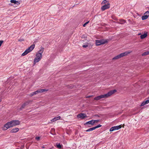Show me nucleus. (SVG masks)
Returning a JSON list of instances; mask_svg holds the SVG:
<instances>
[{
	"instance_id": "c756f323",
	"label": "nucleus",
	"mask_w": 149,
	"mask_h": 149,
	"mask_svg": "<svg viewBox=\"0 0 149 149\" xmlns=\"http://www.w3.org/2000/svg\"><path fill=\"white\" fill-rule=\"evenodd\" d=\"M107 2L106 0H104L102 2V4H105Z\"/></svg>"
},
{
	"instance_id": "6e6552de",
	"label": "nucleus",
	"mask_w": 149,
	"mask_h": 149,
	"mask_svg": "<svg viewBox=\"0 0 149 149\" xmlns=\"http://www.w3.org/2000/svg\"><path fill=\"white\" fill-rule=\"evenodd\" d=\"M110 8V4L109 3H107V4L104 5L101 7V10L102 11L107 9Z\"/></svg>"
},
{
	"instance_id": "f257e3e1",
	"label": "nucleus",
	"mask_w": 149,
	"mask_h": 149,
	"mask_svg": "<svg viewBox=\"0 0 149 149\" xmlns=\"http://www.w3.org/2000/svg\"><path fill=\"white\" fill-rule=\"evenodd\" d=\"M20 123V122L18 120H13L6 124L3 128V130H6L8 128L19 125Z\"/></svg>"
},
{
	"instance_id": "ddd939ff",
	"label": "nucleus",
	"mask_w": 149,
	"mask_h": 149,
	"mask_svg": "<svg viewBox=\"0 0 149 149\" xmlns=\"http://www.w3.org/2000/svg\"><path fill=\"white\" fill-rule=\"evenodd\" d=\"M19 129L18 128H15L11 130L10 132L11 133H15L19 131Z\"/></svg>"
},
{
	"instance_id": "6ab92c4d",
	"label": "nucleus",
	"mask_w": 149,
	"mask_h": 149,
	"mask_svg": "<svg viewBox=\"0 0 149 149\" xmlns=\"http://www.w3.org/2000/svg\"><path fill=\"white\" fill-rule=\"evenodd\" d=\"M121 57V55H120V54L117 56H115L114 58H113V60L117 59H119Z\"/></svg>"
},
{
	"instance_id": "473e14b6",
	"label": "nucleus",
	"mask_w": 149,
	"mask_h": 149,
	"mask_svg": "<svg viewBox=\"0 0 149 149\" xmlns=\"http://www.w3.org/2000/svg\"><path fill=\"white\" fill-rule=\"evenodd\" d=\"M35 95V94H34V93H33V92L31 93L30 94V95L31 96H33L34 95Z\"/></svg>"
},
{
	"instance_id": "5701e85b",
	"label": "nucleus",
	"mask_w": 149,
	"mask_h": 149,
	"mask_svg": "<svg viewBox=\"0 0 149 149\" xmlns=\"http://www.w3.org/2000/svg\"><path fill=\"white\" fill-rule=\"evenodd\" d=\"M56 146L57 148H62L60 144V143L58 144L57 143Z\"/></svg>"
},
{
	"instance_id": "412c9836",
	"label": "nucleus",
	"mask_w": 149,
	"mask_h": 149,
	"mask_svg": "<svg viewBox=\"0 0 149 149\" xmlns=\"http://www.w3.org/2000/svg\"><path fill=\"white\" fill-rule=\"evenodd\" d=\"M40 60L36 58L34 60V64L38 62Z\"/></svg>"
},
{
	"instance_id": "423d86ee",
	"label": "nucleus",
	"mask_w": 149,
	"mask_h": 149,
	"mask_svg": "<svg viewBox=\"0 0 149 149\" xmlns=\"http://www.w3.org/2000/svg\"><path fill=\"white\" fill-rule=\"evenodd\" d=\"M121 125L113 127L110 128L109 131L110 132H112L116 130H118L120 129L121 128Z\"/></svg>"
},
{
	"instance_id": "4c0bfd02",
	"label": "nucleus",
	"mask_w": 149,
	"mask_h": 149,
	"mask_svg": "<svg viewBox=\"0 0 149 149\" xmlns=\"http://www.w3.org/2000/svg\"><path fill=\"white\" fill-rule=\"evenodd\" d=\"M95 116H98V117H99V116L97 115H95Z\"/></svg>"
},
{
	"instance_id": "a878e982",
	"label": "nucleus",
	"mask_w": 149,
	"mask_h": 149,
	"mask_svg": "<svg viewBox=\"0 0 149 149\" xmlns=\"http://www.w3.org/2000/svg\"><path fill=\"white\" fill-rule=\"evenodd\" d=\"M89 22V21L86 22L83 25V26L84 27H85L86 25Z\"/></svg>"
},
{
	"instance_id": "f03ea898",
	"label": "nucleus",
	"mask_w": 149,
	"mask_h": 149,
	"mask_svg": "<svg viewBox=\"0 0 149 149\" xmlns=\"http://www.w3.org/2000/svg\"><path fill=\"white\" fill-rule=\"evenodd\" d=\"M116 92V90H113L111 91L106 94L102 95L100 96L95 97L94 98V100H97L103 98L108 97Z\"/></svg>"
},
{
	"instance_id": "c85d7f7f",
	"label": "nucleus",
	"mask_w": 149,
	"mask_h": 149,
	"mask_svg": "<svg viewBox=\"0 0 149 149\" xmlns=\"http://www.w3.org/2000/svg\"><path fill=\"white\" fill-rule=\"evenodd\" d=\"M100 120H94V123H97V122H98Z\"/></svg>"
},
{
	"instance_id": "2eb2a0df",
	"label": "nucleus",
	"mask_w": 149,
	"mask_h": 149,
	"mask_svg": "<svg viewBox=\"0 0 149 149\" xmlns=\"http://www.w3.org/2000/svg\"><path fill=\"white\" fill-rule=\"evenodd\" d=\"M60 118H61V117L60 116H59L58 117H55L54 118L52 119L51 120V121H52V122H54V121H56L57 120H60Z\"/></svg>"
},
{
	"instance_id": "aec40b11",
	"label": "nucleus",
	"mask_w": 149,
	"mask_h": 149,
	"mask_svg": "<svg viewBox=\"0 0 149 149\" xmlns=\"http://www.w3.org/2000/svg\"><path fill=\"white\" fill-rule=\"evenodd\" d=\"M149 54V51L145 52L142 54V56H146Z\"/></svg>"
},
{
	"instance_id": "f8f14e48",
	"label": "nucleus",
	"mask_w": 149,
	"mask_h": 149,
	"mask_svg": "<svg viewBox=\"0 0 149 149\" xmlns=\"http://www.w3.org/2000/svg\"><path fill=\"white\" fill-rule=\"evenodd\" d=\"M102 44H104L107 43L108 40V39H102L100 40Z\"/></svg>"
},
{
	"instance_id": "2f4dec72",
	"label": "nucleus",
	"mask_w": 149,
	"mask_h": 149,
	"mask_svg": "<svg viewBox=\"0 0 149 149\" xmlns=\"http://www.w3.org/2000/svg\"><path fill=\"white\" fill-rule=\"evenodd\" d=\"M36 140H37V141H39L40 139V137H36Z\"/></svg>"
},
{
	"instance_id": "39448f33",
	"label": "nucleus",
	"mask_w": 149,
	"mask_h": 149,
	"mask_svg": "<svg viewBox=\"0 0 149 149\" xmlns=\"http://www.w3.org/2000/svg\"><path fill=\"white\" fill-rule=\"evenodd\" d=\"M32 102L31 101L29 100L26 102H24V103L22 105L21 107L19 108L20 110H22L24 109L25 108V107L29 105V104Z\"/></svg>"
},
{
	"instance_id": "f3484780",
	"label": "nucleus",
	"mask_w": 149,
	"mask_h": 149,
	"mask_svg": "<svg viewBox=\"0 0 149 149\" xmlns=\"http://www.w3.org/2000/svg\"><path fill=\"white\" fill-rule=\"evenodd\" d=\"M148 15H144L142 16L141 17L142 19V20H144L146 19L148 17Z\"/></svg>"
},
{
	"instance_id": "c9c22d12",
	"label": "nucleus",
	"mask_w": 149,
	"mask_h": 149,
	"mask_svg": "<svg viewBox=\"0 0 149 149\" xmlns=\"http://www.w3.org/2000/svg\"><path fill=\"white\" fill-rule=\"evenodd\" d=\"M41 148H45L43 146H41Z\"/></svg>"
},
{
	"instance_id": "f704fd0d",
	"label": "nucleus",
	"mask_w": 149,
	"mask_h": 149,
	"mask_svg": "<svg viewBox=\"0 0 149 149\" xmlns=\"http://www.w3.org/2000/svg\"><path fill=\"white\" fill-rule=\"evenodd\" d=\"M91 96H87L86 97V98H90V97H91Z\"/></svg>"
},
{
	"instance_id": "dca6fc26",
	"label": "nucleus",
	"mask_w": 149,
	"mask_h": 149,
	"mask_svg": "<svg viewBox=\"0 0 149 149\" xmlns=\"http://www.w3.org/2000/svg\"><path fill=\"white\" fill-rule=\"evenodd\" d=\"M96 45L97 46L100 45H102L100 40H96L95 42Z\"/></svg>"
},
{
	"instance_id": "7ed1b4c3",
	"label": "nucleus",
	"mask_w": 149,
	"mask_h": 149,
	"mask_svg": "<svg viewBox=\"0 0 149 149\" xmlns=\"http://www.w3.org/2000/svg\"><path fill=\"white\" fill-rule=\"evenodd\" d=\"M35 45L34 44L31 45L22 54V56H24L29 52H30L34 49L35 47Z\"/></svg>"
},
{
	"instance_id": "bb28decb",
	"label": "nucleus",
	"mask_w": 149,
	"mask_h": 149,
	"mask_svg": "<svg viewBox=\"0 0 149 149\" xmlns=\"http://www.w3.org/2000/svg\"><path fill=\"white\" fill-rule=\"evenodd\" d=\"M18 41L19 42H22V41H24V39H23L20 38L18 40Z\"/></svg>"
},
{
	"instance_id": "a211bd4d",
	"label": "nucleus",
	"mask_w": 149,
	"mask_h": 149,
	"mask_svg": "<svg viewBox=\"0 0 149 149\" xmlns=\"http://www.w3.org/2000/svg\"><path fill=\"white\" fill-rule=\"evenodd\" d=\"M147 36V33H144L143 34L140 36L141 38V39H143L145 38Z\"/></svg>"
},
{
	"instance_id": "9d476101",
	"label": "nucleus",
	"mask_w": 149,
	"mask_h": 149,
	"mask_svg": "<svg viewBox=\"0 0 149 149\" xmlns=\"http://www.w3.org/2000/svg\"><path fill=\"white\" fill-rule=\"evenodd\" d=\"M131 52H129V51H126L125 52H124L120 54V55L122 57L123 56H127L128 54L130 53Z\"/></svg>"
},
{
	"instance_id": "1a4fd4ad",
	"label": "nucleus",
	"mask_w": 149,
	"mask_h": 149,
	"mask_svg": "<svg viewBox=\"0 0 149 149\" xmlns=\"http://www.w3.org/2000/svg\"><path fill=\"white\" fill-rule=\"evenodd\" d=\"M87 117V116L86 114L80 113L77 115L78 118H80L82 119H84Z\"/></svg>"
},
{
	"instance_id": "b1692460",
	"label": "nucleus",
	"mask_w": 149,
	"mask_h": 149,
	"mask_svg": "<svg viewBox=\"0 0 149 149\" xmlns=\"http://www.w3.org/2000/svg\"><path fill=\"white\" fill-rule=\"evenodd\" d=\"M101 126H102V125L100 124V125H97L95 127H94L95 129H96L99 128V127H101Z\"/></svg>"
},
{
	"instance_id": "ea45409f",
	"label": "nucleus",
	"mask_w": 149,
	"mask_h": 149,
	"mask_svg": "<svg viewBox=\"0 0 149 149\" xmlns=\"http://www.w3.org/2000/svg\"><path fill=\"white\" fill-rule=\"evenodd\" d=\"M1 35V33H0V35Z\"/></svg>"
},
{
	"instance_id": "4468645a",
	"label": "nucleus",
	"mask_w": 149,
	"mask_h": 149,
	"mask_svg": "<svg viewBox=\"0 0 149 149\" xmlns=\"http://www.w3.org/2000/svg\"><path fill=\"white\" fill-rule=\"evenodd\" d=\"M10 2L11 3L16 4L17 5H19L20 3L19 1H16L15 0H11Z\"/></svg>"
},
{
	"instance_id": "cd10ccee",
	"label": "nucleus",
	"mask_w": 149,
	"mask_h": 149,
	"mask_svg": "<svg viewBox=\"0 0 149 149\" xmlns=\"http://www.w3.org/2000/svg\"><path fill=\"white\" fill-rule=\"evenodd\" d=\"M3 41L2 40H0V47L1 45L3 43Z\"/></svg>"
},
{
	"instance_id": "0eeeda50",
	"label": "nucleus",
	"mask_w": 149,
	"mask_h": 149,
	"mask_svg": "<svg viewBox=\"0 0 149 149\" xmlns=\"http://www.w3.org/2000/svg\"><path fill=\"white\" fill-rule=\"evenodd\" d=\"M48 91V89H38L36 91L33 92V93L35 94V95L38 94V93H41L47 91Z\"/></svg>"
},
{
	"instance_id": "20e7f679",
	"label": "nucleus",
	"mask_w": 149,
	"mask_h": 149,
	"mask_svg": "<svg viewBox=\"0 0 149 149\" xmlns=\"http://www.w3.org/2000/svg\"><path fill=\"white\" fill-rule=\"evenodd\" d=\"M41 49L40 50L38 53H37L36 55V57L38 59L41 60L42 58V54L44 51V48L43 47H41Z\"/></svg>"
},
{
	"instance_id": "4be33fe9",
	"label": "nucleus",
	"mask_w": 149,
	"mask_h": 149,
	"mask_svg": "<svg viewBox=\"0 0 149 149\" xmlns=\"http://www.w3.org/2000/svg\"><path fill=\"white\" fill-rule=\"evenodd\" d=\"M95 130V129L94 128V127H93L91 128L88 129L87 130H86V132H90V131L93 130Z\"/></svg>"
},
{
	"instance_id": "e433bc0d",
	"label": "nucleus",
	"mask_w": 149,
	"mask_h": 149,
	"mask_svg": "<svg viewBox=\"0 0 149 149\" xmlns=\"http://www.w3.org/2000/svg\"><path fill=\"white\" fill-rule=\"evenodd\" d=\"M52 130H53V131H55V129H52Z\"/></svg>"
},
{
	"instance_id": "393cba45",
	"label": "nucleus",
	"mask_w": 149,
	"mask_h": 149,
	"mask_svg": "<svg viewBox=\"0 0 149 149\" xmlns=\"http://www.w3.org/2000/svg\"><path fill=\"white\" fill-rule=\"evenodd\" d=\"M88 46V45L87 44H85L83 45V47L84 48H86Z\"/></svg>"
},
{
	"instance_id": "9b49d317",
	"label": "nucleus",
	"mask_w": 149,
	"mask_h": 149,
	"mask_svg": "<svg viewBox=\"0 0 149 149\" xmlns=\"http://www.w3.org/2000/svg\"><path fill=\"white\" fill-rule=\"evenodd\" d=\"M94 124V120H91L88 121L84 124L85 125H88V124H91L92 125H93Z\"/></svg>"
},
{
	"instance_id": "58836bf2",
	"label": "nucleus",
	"mask_w": 149,
	"mask_h": 149,
	"mask_svg": "<svg viewBox=\"0 0 149 149\" xmlns=\"http://www.w3.org/2000/svg\"><path fill=\"white\" fill-rule=\"evenodd\" d=\"M141 34V33H139V35H140Z\"/></svg>"
},
{
	"instance_id": "72a5a7b5",
	"label": "nucleus",
	"mask_w": 149,
	"mask_h": 149,
	"mask_svg": "<svg viewBox=\"0 0 149 149\" xmlns=\"http://www.w3.org/2000/svg\"><path fill=\"white\" fill-rule=\"evenodd\" d=\"M121 22L123 23H125L126 21L125 20H122Z\"/></svg>"
},
{
	"instance_id": "7c9ffc66",
	"label": "nucleus",
	"mask_w": 149,
	"mask_h": 149,
	"mask_svg": "<svg viewBox=\"0 0 149 149\" xmlns=\"http://www.w3.org/2000/svg\"><path fill=\"white\" fill-rule=\"evenodd\" d=\"M145 13L146 15H148V17L149 16V11H146Z\"/></svg>"
}]
</instances>
